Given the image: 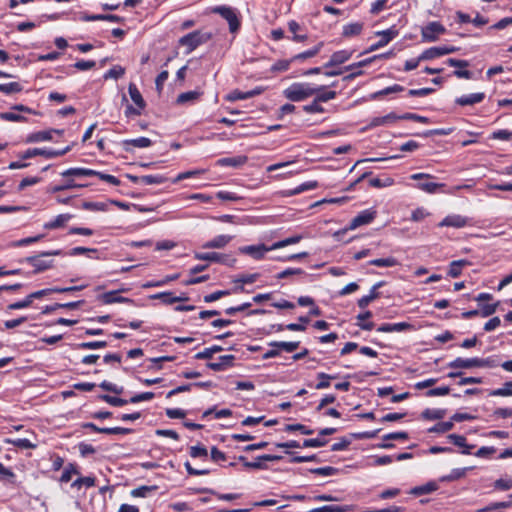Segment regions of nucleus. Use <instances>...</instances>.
<instances>
[{"instance_id": "nucleus-36", "label": "nucleus", "mask_w": 512, "mask_h": 512, "mask_svg": "<svg viewBox=\"0 0 512 512\" xmlns=\"http://www.w3.org/2000/svg\"><path fill=\"white\" fill-rule=\"evenodd\" d=\"M303 238L304 237L301 234L293 235L291 237H288V238H285L283 240L273 243L271 245V249L276 250V249L286 247L288 245L296 244V243L300 242Z\"/></svg>"}, {"instance_id": "nucleus-6", "label": "nucleus", "mask_w": 512, "mask_h": 512, "mask_svg": "<svg viewBox=\"0 0 512 512\" xmlns=\"http://www.w3.org/2000/svg\"><path fill=\"white\" fill-rule=\"evenodd\" d=\"M213 13L219 14L221 17L227 20L230 32L235 33L238 31L240 27V21L234 9L227 6H217L213 8Z\"/></svg>"}, {"instance_id": "nucleus-56", "label": "nucleus", "mask_w": 512, "mask_h": 512, "mask_svg": "<svg viewBox=\"0 0 512 512\" xmlns=\"http://www.w3.org/2000/svg\"><path fill=\"white\" fill-rule=\"evenodd\" d=\"M106 346H107L106 341H90V342L79 343V344H77L76 347L78 349L86 350V349H99V348H104Z\"/></svg>"}, {"instance_id": "nucleus-53", "label": "nucleus", "mask_w": 512, "mask_h": 512, "mask_svg": "<svg viewBox=\"0 0 512 512\" xmlns=\"http://www.w3.org/2000/svg\"><path fill=\"white\" fill-rule=\"evenodd\" d=\"M82 208L88 211H105L107 210V204L104 202L85 201L82 203Z\"/></svg>"}, {"instance_id": "nucleus-46", "label": "nucleus", "mask_w": 512, "mask_h": 512, "mask_svg": "<svg viewBox=\"0 0 512 512\" xmlns=\"http://www.w3.org/2000/svg\"><path fill=\"white\" fill-rule=\"evenodd\" d=\"M294 62L291 59H282V60H278L277 62H275L271 68H270V71L273 72V73H279V72H284V71H287L291 65V63Z\"/></svg>"}, {"instance_id": "nucleus-57", "label": "nucleus", "mask_w": 512, "mask_h": 512, "mask_svg": "<svg viewBox=\"0 0 512 512\" xmlns=\"http://www.w3.org/2000/svg\"><path fill=\"white\" fill-rule=\"evenodd\" d=\"M151 299H158L161 300L164 304H174L175 303V296L172 292H160L155 295L151 296Z\"/></svg>"}, {"instance_id": "nucleus-51", "label": "nucleus", "mask_w": 512, "mask_h": 512, "mask_svg": "<svg viewBox=\"0 0 512 512\" xmlns=\"http://www.w3.org/2000/svg\"><path fill=\"white\" fill-rule=\"evenodd\" d=\"M347 506L340 505H324L322 507H318L310 510L309 512H347Z\"/></svg>"}, {"instance_id": "nucleus-19", "label": "nucleus", "mask_w": 512, "mask_h": 512, "mask_svg": "<svg viewBox=\"0 0 512 512\" xmlns=\"http://www.w3.org/2000/svg\"><path fill=\"white\" fill-rule=\"evenodd\" d=\"M413 326L407 322L384 323L377 328L378 332L391 333L411 330Z\"/></svg>"}, {"instance_id": "nucleus-29", "label": "nucleus", "mask_w": 512, "mask_h": 512, "mask_svg": "<svg viewBox=\"0 0 512 512\" xmlns=\"http://www.w3.org/2000/svg\"><path fill=\"white\" fill-rule=\"evenodd\" d=\"M300 345L299 341H273L269 343L270 347H275L279 349V352L281 350L286 351L288 353L295 351Z\"/></svg>"}, {"instance_id": "nucleus-63", "label": "nucleus", "mask_w": 512, "mask_h": 512, "mask_svg": "<svg viewBox=\"0 0 512 512\" xmlns=\"http://www.w3.org/2000/svg\"><path fill=\"white\" fill-rule=\"evenodd\" d=\"M324 88L316 93L314 96H315V99H316V102H327L329 100H332L336 97V92L335 91H323Z\"/></svg>"}, {"instance_id": "nucleus-11", "label": "nucleus", "mask_w": 512, "mask_h": 512, "mask_svg": "<svg viewBox=\"0 0 512 512\" xmlns=\"http://www.w3.org/2000/svg\"><path fill=\"white\" fill-rule=\"evenodd\" d=\"M281 459H282V456H280V455L264 454V455L258 456L256 461L248 462V461H246V458L244 456L239 457V460L243 462L244 467L249 468V469H265L266 466L263 464V461H279Z\"/></svg>"}, {"instance_id": "nucleus-5", "label": "nucleus", "mask_w": 512, "mask_h": 512, "mask_svg": "<svg viewBox=\"0 0 512 512\" xmlns=\"http://www.w3.org/2000/svg\"><path fill=\"white\" fill-rule=\"evenodd\" d=\"M70 146L65 147L62 150H52V149H44V148H30L25 152L21 153L19 157L21 159H29L35 156H43L45 158H56L62 156L70 151Z\"/></svg>"}, {"instance_id": "nucleus-16", "label": "nucleus", "mask_w": 512, "mask_h": 512, "mask_svg": "<svg viewBox=\"0 0 512 512\" xmlns=\"http://www.w3.org/2000/svg\"><path fill=\"white\" fill-rule=\"evenodd\" d=\"M52 133H57L61 135L63 133V130H46V131H38L31 133L27 136L26 142L27 143H38L43 141H50L52 140Z\"/></svg>"}, {"instance_id": "nucleus-12", "label": "nucleus", "mask_w": 512, "mask_h": 512, "mask_svg": "<svg viewBox=\"0 0 512 512\" xmlns=\"http://www.w3.org/2000/svg\"><path fill=\"white\" fill-rule=\"evenodd\" d=\"M194 258L201 261L217 262L223 264H230V261L233 263L235 262V259H230L229 256L217 252H196L194 254Z\"/></svg>"}, {"instance_id": "nucleus-13", "label": "nucleus", "mask_w": 512, "mask_h": 512, "mask_svg": "<svg viewBox=\"0 0 512 512\" xmlns=\"http://www.w3.org/2000/svg\"><path fill=\"white\" fill-rule=\"evenodd\" d=\"M126 289L109 291L103 293L98 296V300H100L103 304H113V303H133V300L130 298L119 296V292H125Z\"/></svg>"}, {"instance_id": "nucleus-24", "label": "nucleus", "mask_w": 512, "mask_h": 512, "mask_svg": "<svg viewBox=\"0 0 512 512\" xmlns=\"http://www.w3.org/2000/svg\"><path fill=\"white\" fill-rule=\"evenodd\" d=\"M232 236L230 235H218L210 241H207L202 245L204 249H220L224 248L231 240Z\"/></svg>"}, {"instance_id": "nucleus-64", "label": "nucleus", "mask_w": 512, "mask_h": 512, "mask_svg": "<svg viewBox=\"0 0 512 512\" xmlns=\"http://www.w3.org/2000/svg\"><path fill=\"white\" fill-rule=\"evenodd\" d=\"M511 505H512L511 502H506V501L495 502L485 508L479 509L477 512H489V511H494V510H498V509H505V508L511 507Z\"/></svg>"}, {"instance_id": "nucleus-40", "label": "nucleus", "mask_w": 512, "mask_h": 512, "mask_svg": "<svg viewBox=\"0 0 512 512\" xmlns=\"http://www.w3.org/2000/svg\"><path fill=\"white\" fill-rule=\"evenodd\" d=\"M372 317V313L370 311H365L364 313H360L357 315V326H359L362 330L370 331L374 328L373 322H364L366 319Z\"/></svg>"}, {"instance_id": "nucleus-8", "label": "nucleus", "mask_w": 512, "mask_h": 512, "mask_svg": "<svg viewBox=\"0 0 512 512\" xmlns=\"http://www.w3.org/2000/svg\"><path fill=\"white\" fill-rule=\"evenodd\" d=\"M376 214H377V212L372 209H367V210L361 211L357 216H355L351 220V222L349 224V229L353 230L360 226L367 225V224L371 223L375 219Z\"/></svg>"}, {"instance_id": "nucleus-7", "label": "nucleus", "mask_w": 512, "mask_h": 512, "mask_svg": "<svg viewBox=\"0 0 512 512\" xmlns=\"http://www.w3.org/2000/svg\"><path fill=\"white\" fill-rule=\"evenodd\" d=\"M445 31V27L440 22L433 21L422 28L421 35L424 41L434 42L440 35L444 34Z\"/></svg>"}, {"instance_id": "nucleus-18", "label": "nucleus", "mask_w": 512, "mask_h": 512, "mask_svg": "<svg viewBox=\"0 0 512 512\" xmlns=\"http://www.w3.org/2000/svg\"><path fill=\"white\" fill-rule=\"evenodd\" d=\"M481 364L479 362V358H461L458 357L454 359L453 361L448 363L449 368H459V369H469L473 367H478V365Z\"/></svg>"}, {"instance_id": "nucleus-39", "label": "nucleus", "mask_w": 512, "mask_h": 512, "mask_svg": "<svg viewBox=\"0 0 512 512\" xmlns=\"http://www.w3.org/2000/svg\"><path fill=\"white\" fill-rule=\"evenodd\" d=\"M369 265L377 266V267H394L399 264L398 260L394 257L387 258H377L370 260L368 262Z\"/></svg>"}, {"instance_id": "nucleus-58", "label": "nucleus", "mask_w": 512, "mask_h": 512, "mask_svg": "<svg viewBox=\"0 0 512 512\" xmlns=\"http://www.w3.org/2000/svg\"><path fill=\"white\" fill-rule=\"evenodd\" d=\"M310 472L313 474L321 475V476H332L335 475L338 472V469L331 466L326 467H320V468H313L310 469Z\"/></svg>"}, {"instance_id": "nucleus-42", "label": "nucleus", "mask_w": 512, "mask_h": 512, "mask_svg": "<svg viewBox=\"0 0 512 512\" xmlns=\"http://www.w3.org/2000/svg\"><path fill=\"white\" fill-rule=\"evenodd\" d=\"M317 378L319 382L315 385L317 390H322L328 388L330 386V381L337 378V375H330L324 372H320L317 374Z\"/></svg>"}, {"instance_id": "nucleus-10", "label": "nucleus", "mask_w": 512, "mask_h": 512, "mask_svg": "<svg viewBox=\"0 0 512 512\" xmlns=\"http://www.w3.org/2000/svg\"><path fill=\"white\" fill-rule=\"evenodd\" d=\"M272 250L273 249H271V246H266L265 244L249 245L239 248L240 253L249 255L256 260L263 259L265 253Z\"/></svg>"}, {"instance_id": "nucleus-31", "label": "nucleus", "mask_w": 512, "mask_h": 512, "mask_svg": "<svg viewBox=\"0 0 512 512\" xmlns=\"http://www.w3.org/2000/svg\"><path fill=\"white\" fill-rule=\"evenodd\" d=\"M363 30V23L355 22L349 23L343 26L342 35L344 37H352L359 35Z\"/></svg>"}, {"instance_id": "nucleus-52", "label": "nucleus", "mask_w": 512, "mask_h": 512, "mask_svg": "<svg viewBox=\"0 0 512 512\" xmlns=\"http://www.w3.org/2000/svg\"><path fill=\"white\" fill-rule=\"evenodd\" d=\"M299 321L297 323H290L285 326V329L289 331H304L306 329L305 324H307L310 320L306 316L299 317Z\"/></svg>"}, {"instance_id": "nucleus-4", "label": "nucleus", "mask_w": 512, "mask_h": 512, "mask_svg": "<svg viewBox=\"0 0 512 512\" xmlns=\"http://www.w3.org/2000/svg\"><path fill=\"white\" fill-rule=\"evenodd\" d=\"M128 92L131 97V100L135 103L136 107H133L132 105H127L125 110L126 116L131 115H140L141 111L145 108L146 103L138 90L137 86L134 83H130L128 86Z\"/></svg>"}, {"instance_id": "nucleus-45", "label": "nucleus", "mask_w": 512, "mask_h": 512, "mask_svg": "<svg viewBox=\"0 0 512 512\" xmlns=\"http://www.w3.org/2000/svg\"><path fill=\"white\" fill-rule=\"evenodd\" d=\"M222 350H223V348L221 346L214 345L212 347L206 348L203 351L198 352L197 354H195V358L198 359V360L210 359V358L213 357V355L215 353L220 352Z\"/></svg>"}, {"instance_id": "nucleus-37", "label": "nucleus", "mask_w": 512, "mask_h": 512, "mask_svg": "<svg viewBox=\"0 0 512 512\" xmlns=\"http://www.w3.org/2000/svg\"><path fill=\"white\" fill-rule=\"evenodd\" d=\"M446 415L445 409H425L421 416L426 420H440Z\"/></svg>"}, {"instance_id": "nucleus-21", "label": "nucleus", "mask_w": 512, "mask_h": 512, "mask_svg": "<svg viewBox=\"0 0 512 512\" xmlns=\"http://www.w3.org/2000/svg\"><path fill=\"white\" fill-rule=\"evenodd\" d=\"M152 145V141L147 137H139L136 139H126L122 142L125 151L131 152V147L147 148Z\"/></svg>"}, {"instance_id": "nucleus-50", "label": "nucleus", "mask_w": 512, "mask_h": 512, "mask_svg": "<svg viewBox=\"0 0 512 512\" xmlns=\"http://www.w3.org/2000/svg\"><path fill=\"white\" fill-rule=\"evenodd\" d=\"M453 426H454V423L452 422V420L446 421V422H439L436 425H434L433 427H431L429 429V432L446 433V432L452 430Z\"/></svg>"}, {"instance_id": "nucleus-22", "label": "nucleus", "mask_w": 512, "mask_h": 512, "mask_svg": "<svg viewBox=\"0 0 512 512\" xmlns=\"http://www.w3.org/2000/svg\"><path fill=\"white\" fill-rule=\"evenodd\" d=\"M351 56H352L351 51H347V50L336 51L331 55L330 60L324 65V67L327 68V67H332V66L343 64L346 61H348L351 58Z\"/></svg>"}, {"instance_id": "nucleus-2", "label": "nucleus", "mask_w": 512, "mask_h": 512, "mask_svg": "<svg viewBox=\"0 0 512 512\" xmlns=\"http://www.w3.org/2000/svg\"><path fill=\"white\" fill-rule=\"evenodd\" d=\"M61 254V250L41 252L37 255L26 257L20 260V262L30 264L34 268L33 273L38 274L53 267L54 261L52 259H47V257Z\"/></svg>"}, {"instance_id": "nucleus-59", "label": "nucleus", "mask_w": 512, "mask_h": 512, "mask_svg": "<svg viewBox=\"0 0 512 512\" xmlns=\"http://www.w3.org/2000/svg\"><path fill=\"white\" fill-rule=\"evenodd\" d=\"M404 91V87L398 84H394L393 86L386 87L376 93L373 94V98H377L378 96L388 95L391 93H398Z\"/></svg>"}, {"instance_id": "nucleus-30", "label": "nucleus", "mask_w": 512, "mask_h": 512, "mask_svg": "<svg viewBox=\"0 0 512 512\" xmlns=\"http://www.w3.org/2000/svg\"><path fill=\"white\" fill-rule=\"evenodd\" d=\"M96 174L95 170L88 169V168H69L61 173L63 177H69V176H94Z\"/></svg>"}, {"instance_id": "nucleus-27", "label": "nucleus", "mask_w": 512, "mask_h": 512, "mask_svg": "<svg viewBox=\"0 0 512 512\" xmlns=\"http://www.w3.org/2000/svg\"><path fill=\"white\" fill-rule=\"evenodd\" d=\"M248 161V157L241 155L236 157H226L221 158L217 161V164L220 166H232V167H239L244 165Z\"/></svg>"}, {"instance_id": "nucleus-35", "label": "nucleus", "mask_w": 512, "mask_h": 512, "mask_svg": "<svg viewBox=\"0 0 512 512\" xmlns=\"http://www.w3.org/2000/svg\"><path fill=\"white\" fill-rule=\"evenodd\" d=\"M201 95H202V93L198 92V91H187V92L179 94L176 99V102H177V104H186L189 102L192 103V102H195L196 100H198Z\"/></svg>"}, {"instance_id": "nucleus-41", "label": "nucleus", "mask_w": 512, "mask_h": 512, "mask_svg": "<svg viewBox=\"0 0 512 512\" xmlns=\"http://www.w3.org/2000/svg\"><path fill=\"white\" fill-rule=\"evenodd\" d=\"M465 265H468L467 260L452 261L449 265L448 275L451 276L452 278L460 276L462 272V267Z\"/></svg>"}, {"instance_id": "nucleus-60", "label": "nucleus", "mask_w": 512, "mask_h": 512, "mask_svg": "<svg viewBox=\"0 0 512 512\" xmlns=\"http://www.w3.org/2000/svg\"><path fill=\"white\" fill-rule=\"evenodd\" d=\"M156 490V486H141L131 491L133 497L145 498L152 491Z\"/></svg>"}, {"instance_id": "nucleus-32", "label": "nucleus", "mask_w": 512, "mask_h": 512, "mask_svg": "<svg viewBox=\"0 0 512 512\" xmlns=\"http://www.w3.org/2000/svg\"><path fill=\"white\" fill-rule=\"evenodd\" d=\"M323 45H324L323 42H320L313 48L293 56L292 60L293 61H303L305 59L312 58L320 52Z\"/></svg>"}, {"instance_id": "nucleus-1", "label": "nucleus", "mask_w": 512, "mask_h": 512, "mask_svg": "<svg viewBox=\"0 0 512 512\" xmlns=\"http://www.w3.org/2000/svg\"><path fill=\"white\" fill-rule=\"evenodd\" d=\"M324 86H313L310 83H293L283 91L284 96L293 102L303 101L320 92Z\"/></svg>"}, {"instance_id": "nucleus-48", "label": "nucleus", "mask_w": 512, "mask_h": 512, "mask_svg": "<svg viewBox=\"0 0 512 512\" xmlns=\"http://www.w3.org/2000/svg\"><path fill=\"white\" fill-rule=\"evenodd\" d=\"M21 91H22V86L18 82L0 84V92H3L7 95L19 93Z\"/></svg>"}, {"instance_id": "nucleus-62", "label": "nucleus", "mask_w": 512, "mask_h": 512, "mask_svg": "<svg viewBox=\"0 0 512 512\" xmlns=\"http://www.w3.org/2000/svg\"><path fill=\"white\" fill-rule=\"evenodd\" d=\"M32 302H33L32 299L28 295V296H26L21 301L9 304L7 306V309H9V310H19V309L27 308V307H29L32 304Z\"/></svg>"}, {"instance_id": "nucleus-15", "label": "nucleus", "mask_w": 512, "mask_h": 512, "mask_svg": "<svg viewBox=\"0 0 512 512\" xmlns=\"http://www.w3.org/2000/svg\"><path fill=\"white\" fill-rule=\"evenodd\" d=\"M396 34L397 33L391 29L376 32V35L381 37L380 40L377 41L375 44L371 45L362 54L370 53V52L378 50L381 47H384L396 36Z\"/></svg>"}, {"instance_id": "nucleus-14", "label": "nucleus", "mask_w": 512, "mask_h": 512, "mask_svg": "<svg viewBox=\"0 0 512 512\" xmlns=\"http://www.w3.org/2000/svg\"><path fill=\"white\" fill-rule=\"evenodd\" d=\"M469 219L465 216L452 214L447 215L441 222H439V227H453V228H463L468 225Z\"/></svg>"}, {"instance_id": "nucleus-33", "label": "nucleus", "mask_w": 512, "mask_h": 512, "mask_svg": "<svg viewBox=\"0 0 512 512\" xmlns=\"http://www.w3.org/2000/svg\"><path fill=\"white\" fill-rule=\"evenodd\" d=\"M438 489V486L435 482H428L421 486H416L411 490V494L420 496L425 494H430Z\"/></svg>"}, {"instance_id": "nucleus-54", "label": "nucleus", "mask_w": 512, "mask_h": 512, "mask_svg": "<svg viewBox=\"0 0 512 512\" xmlns=\"http://www.w3.org/2000/svg\"><path fill=\"white\" fill-rule=\"evenodd\" d=\"M490 395L502 397L512 396V382H506L502 388L492 390Z\"/></svg>"}, {"instance_id": "nucleus-43", "label": "nucleus", "mask_w": 512, "mask_h": 512, "mask_svg": "<svg viewBox=\"0 0 512 512\" xmlns=\"http://www.w3.org/2000/svg\"><path fill=\"white\" fill-rule=\"evenodd\" d=\"M317 187H318L317 181H307V182H304V183L300 184L299 186L295 187L294 189L290 190L287 193V195L291 196V195L300 194L304 191L313 190Z\"/></svg>"}, {"instance_id": "nucleus-9", "label": "nucleus", "mask_w": 512, "mask_h": 512, "mask_svg": "<svg viewBox=\"0 0 512 512\" xmlns=\"http://www.w3.org/2000/svg\"><path fill=\"white\" fill-rule=\"evenodd\" d=\"M456 51H458V48L454 46L431 47L422 52L420 59L431 60Z\"/></svg>"}, {"instance_id": "nucleus-23", "label": "nucleus", "mask_w": 512, "mask_h": 512, "mask_svg": "<svg viewBox=\"0 0 512 512\" xmlns=\"http://www.w3.org/2000/svg\"><path fill=\"white\" fill-rule=\"evenodd\" d=\"M235 360L234 355H223L219 357L218 362H210L207 363V367L213 371H222L227 367H230L233 365V361Z\"/></svg>"}, {"instance_id": "nucleus-44", "label": "nucleus", "mask_w": 512, "mask_h": 512, "mask_svg": "<svg viewBox=\"0 0 512 512\" xmlns=\"http://www.w3.org/2000/svg\"><path fill=\"white\" fill-rule=\"evenodd\" d=\"M288 29L291 33H293V37H292L293 41L303 42V41L307 40L306 34H302V35L296 34V31H299L301 29V27L298 24V22H296L295 20H291L288 22Z\"/></svg>"}, {"instance_id": "nucleus-38", "label": "nucleus", "mask_w": 512, "mask_h": 512, "mask_svg": "<svg viewBox=\"0 0 512 512\" xmlns=\"http://www.w3.org/2000/svg\"><path fill=\"white\" fill-rule=\"evenodd\" d=\"M442 187H445L444 183H434V182H429V181L419 182L416 185L417 189L422 190L429 194L436 193V191Z\"/></svg>"}, {"instance_id": "nucleus-28", "label": "nucleus", "mask_w": 512, "mask_h": 512, "mask_svg": "<svg viewBox=\"0 0 512 512\" xmlns=\"http://www.w3.org/2000/svg\"><path fill=\"white\" fill-rule=\"evenodd\" d=\"M397 120H400L399 115L395 114L394 112H391L385 116L373 118L371 120L369 126L370 127L383 126V125L394 123Z\"/></svg>"}, {"instance_id": "nucleus-61", "label": "nucleus", "mask_w": 512, "mask_h": 512, "mask_svg": "<svg viewBox=\"0 0 512 512\" xmlns=\"http://www.w3.org/2000/svg\"><path fill=\"white\" fill-rule=\"evenodd\" d=\"M0 119L4 121H11V122H23L26 121V118L20 114L14 113V112H3L0 113Z\"/></svg>"}, {"instance_id": "nucleus-34", "label": "nucleus", "mask_w": 512, "mask_h": 512, "mask_svg": "<svg viewBox=\"0 0 512 512\" xmlns=\"http://www.w3.org/2000/svg\"><path fill=\"white\" fill-rule=\"evenodd\" d=\"M131 179L133 181L140 180L142 183L147 184V185L162 184L167 180L162 175H145L140 178H138L136 176H132Z\"/></svg>"}, {"instance_id": "nucleus-20", "label": "nucleus", "mask_w": 512, "mask_h": 512, "mask_svg": "<svg viewBox=\"0 0 512 512\" xmlns=\"http://www.w3.org/2000/svg\"><path fill=\"white\" fill-rule=\"evenodd\" d=\"M485 98V94L482 92L472 93L469 95H463L455 99V103L460 106H472L482 102Z\"/></svg>"}, {"instance_id": "nucleus-25", "label": "nucleus", "mask_w": 512, "mask_h": 512, "mask_svg": "<svg viewBox=\"0 0 512 512\" xmlns=\"http://www.w3.org/2000/svg\"><path fill=\"white\" fill-rule=\"evenodd\" d=\"M448 440L454 445L463 448L462 454H470V450L474 448V445L467 444L466 437L458 434H449L447 436Z\"/></svg>"}, {"instance_id": "nucleus-49", "label": "nucleus", "mask_w": 512, "mask_h": 512, "mask_svg": "<svg viewBox=\"0 0 512 512\" xmlns=\"http://www.w3.org/2000/svg\"><path fill=\"white\" fill-rule=\"evenodd\" d=\"M125 74V69L120 65H115L104 74V79H119Z\"/></svg>"}, {"instance_id": "nucleus-26", "label": "nucleus", "mask_w": 512, "mask_h": 512, "mask_svg": "<svg viewBox=\"0 0 512 512\" xmlns=\"http://www.w3.org/2000/svg\"><path fill=\"white\" fill-rule=\"evenodd\" d=\"M72 217H73L72 214H68V213L60 214L52 221L45 223L44 228L52 230V229H57V228L63 227L70 219H72Z\"/></svg>"}, {"instance_id": "nucleus-55", "label": "nucleus", "mask_w": 512, "mask_h": 512, "mask_svg": "<svg viewBox=\"0 0 512 512\" xmlns=\"http://www.w3.org/2000/svg\"><path fill=\"white\" fill-rule=\"evenodd\" d=\"M467 470H469V468L453 469L449 475L442 477L441 480L442 481H454V480L460 479L465 476Z\"/></svg>"}, {"instance_id": "nucleus-3", "label": "nucleus", "mask_w": 512, "mask_h": 512, "mask_svg": "<svg viewBox=\"0 0 512 512\" xmlns=\"http://www.w3.org/2000/svg\"><path fill=\"white\" fill-rule=\"evenodd\" d=\"M210 38L211 34L194 31L181 37L179 44L185 46L187 48L186 53L189 54L201 44L206 43Z\"/></svg>"}, {"instance_id": "nucleus-17", "label": "nucleus", "mask_w": 512, "mask_h": 512, "mask_svg": "<svg viewBox=\"0 0 512 512\" xmlns=\"http://www.w3.org/2000/svg\"><path fill=\"white\" fill-rule=\"evenodd\" d=\"M385 282L384 281H379L377 282L376 284H374L370 290V293L368 295H365L363 297H361L359 300H358V306L360 308H365L367 307L372 301L376 300L377 298H379L380 296V293L378 292V289L381 288L382 286H384Z\"/></svg>"}, {"instance_id": "nucleus-47", "label": "nucleus", "mask_w": 512, "mask_h": 512, "mask_svg": "<svg viewBox=\"0 0 512 512\" xmlns=\"http://www.w3.org/2000/svg\"><path fill=\"white\" fill-rule=\"evenodd\" d=\"M99 398L101 400L105 401L106 403H108L112 406H115V407H121V406H124L127 403H129V400L122 399V398L115 397V396H110L107 394L100 395Z\"/></svg>"}]
</instances>
